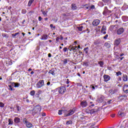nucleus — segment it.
<instances>
[{"instance_id": "3", "label": "nucleus", "mask_w": 128, "mask_h": 128, "mask_svg": "<svg viewBox=\"0 0 128 128\" xmlns=\"http://www.w3.org/2000/svg\"><path fill=\"white\" fill-rule=\"evenodd\" d=\"M24 122L26 125L27 128H32V123L28 121L26 119L24 120Z\"/></svg>"}, {"instance_id": "50", "label": "nucleus", "mask_w": 128, "mask_h": 128, "mask_svg": "<svg viewBox=\"0 0 128 128\" xmlns=\"http://www.w3.org/2000/svg\"><path fill=\"white\" fill-rule=\"evenodd\" d=\"M42 14H44V16H48V14H46V12H42Z\"/></svg>"}, {"instance_id": "40", "label": "nucleus", "mask_w": 128, "mask_h": 128, "mask_svg": "<svg viewBox=\"0 0 128 128\" xmlns=\"http://www.w3.org/2000/svg\"><path fill=\"white\" fill-rule=\"evenodd\" d=\"M116 74L118 76H122V72H120V71H118L116 72Z\"/></svg>"}, {"instance_id": "46", "label": "nucleus", "mask_w": 128, "mask_h": 128, "mask_svg": "<svg viewBox=\"0 0 128 128\" xmlns=\"http://www.w3.org/2000/svg\"><path fill=\"white\" fill-rule=\"evenodd\" d=\"M90 10H94V5H92L91 6H90Z\"/></svg>"}, {"instance_id": "61", "label": "nucleus", "mask_w": 128, "mask_h": 128, "mask_svg": "<svg viewBox=\"0 0 128 128\" xmlns=\"http://www.w3.org/2000/svg\"><path fill=\"white\" fill-rule=\"evenodd\" d=\"M108 14H112V11L110 10H108Z\"/></svg>"}, {"instance_id": "38", "label": "nucleus", "mask_w": 128, "mask_h": 128, "mask_svg": "<svg viewBox=\"0 0 128 128\" xmlns=\"http://www.w3.org/2000/svg\"><path fill=\"white\" fill-rule=\"evenodd\" d=\"M22 14H26V10L25 9H23L22 10Z\"/></svg>"}, {"instance_id": "29", "label": "nucleus", "mask_w": 128, "mask_h": 128, "mask_svg": "<svg viewBox=\"0 0 128 128\" xmlns=\"http://www.w3.org/2000/svg\"><path fill=\"white\" fill-rule=\"evenodd\" d=\"M84 52H85L86 54H88V47L85 48L84 49Z\"/></svg>"}, {"instance_id": "18", "label": "nucleus", "mask_w": 128, "mask_h": 128, "mask_svg": "<svg viewBox=\"0 0 128 128\" xmlns=\"http://www.w3.org/2000/svg\"><path fill=\"white\" fill-rule=\"evenodd\" d=\"M104 46H106L107 48H110V42H106Z\"/></svg>"}, {"instance_id": "44", "label": "nucleus", "mask_w": 128, "mask_h": 128, "mask_svg": "<svg viewBox=\"0 0 128 128\" xmlns=\"http://www.w3.org/2000/svg\"><path fill=\"white\" fill-rule=\"evenodd\" d=\"M68 58H65L64 61V64H68Z\"/></svg>"}, {"instance_id": "16", "label": "nucleus", "mask_w": 128, "mask_h": 128, "mask_svg": "<svg viewBox=\"0 0 128 128\" xmlns=\"http://www.w3.org/2000/svg\"><path fill=\"white\" fill-rule=\"evenodd\" d=\"M48 74H51L53 76H56V70H54V68H52L51 70H50Z\"/></svg>"}, {"instance_id": "35", "label": "nucleus", "mask_w": 128, "mask_h": 128, "mask_svg": "<svg viewBox=\"0 0 128 128\" xmlns=\"http://www.w3.org/2000/svg\"><path fill=\"white\" fill-rule=\"evenodd\" d=\"M20 86V83L15 82V86H14V88H18Z\"/></svg>"}, {"instance_id": "36", "label": "nucleus", "mask_w": 128, "mask_h": 128, "mask_svg": "<svg viewBox=\"0 0 128 128\" xmlns=\"http://www.w3.org/2000/svg\"><path fill=\"white\" fill-rule=\"evenodd\" d=\"M119 116H124V113L123 112H122L120 111L118 112Z\"/></svg>"}, {"instance_id": "1", "label": "nucleus", "mask_w": 128, "mask_h": 128, "mask_svg": "<svg viewBox=\"0 0 128 128\" xmlns=\"http://www.w3.org/2000/svg\"><path fill=\"white\" fill-rule=\"evenodd\" d=\"M44 80H40L36 84V88H42V86H44Z\"/></svg>"}, {"instance_id": "17", "label": "nucleus", "mask_w": 128, "mask_h": 128, "mask_svg": "<svg viewBox=\"0 0 128 128\" xmlns=\"http://www.w3.org/2000/svg\"><path fill=\"white\" fill-rule=\"evenodd\" d=\"M48 38V34H44L42 36V38H40V40H47Z\"/></svg>"}, {"instance_id": "10", "label": "nucleus", "mask_w": 128, "mask_h": 128, "mask_svg": "<svg viewBox=\"0 0 128 128\" xmlns=\"http://www.w3.org/2000/svg\"><path fill=\"white\" fill-rule=\"evenodd\" d=\"M104 82H108L110 80V76L108 75L104 74Z\"/></svg>"}, {"instance_id": "37", "label": "nucleus", "mask_w": 128, "mask_h": 128, "mask_svg": "<svg viewBox=\"0 0 128 128\" xmlns=\"http://www.w3.org/2000/svg\"><path fill=\"white\" fill-rule=\"evenodd\" d=\"M104 2H106V4H110V0H102Z\"/></svg>"}, {"instance_id": "64", "label": "nucleus", "mask_w": 128, "mask_h": 128, "mask_svg": "<svg viewBox=\"0 0 128 128\" xmlns=\"http://www.w3.org/2000/svg\"><path fill=\"white\" fill-rule=\"evenodd\" d=\"M34 74V71H32L31 72H30V74Z\"/></svg>"}, {"instance_id": "19", "label": "nucleus", "mask_w": 128, "mask_h": 128, "mask_svg": "<svg viewBox=\"0 0 128 128\" xmlns=\"http://www.w3.org/2000/svg\"><path fill=\"white\" fill-rule=\"evenodd\" d=\"M108 12V7L105 6L104 8V11L103 12V14H106Z\"/></svg>"}, {"instance_id": "27", "label": "nucleus", "mask_w": 128, "mask_h": 128, "mask_svg": "<svg viewBox=\"0 0 128 128\" xmlns=\"http://www.w3.org/2000/svg\"><path fill=\"white\" fill-rule=\"evenodd\" d=\"M98 64H100V66L101 68H102V66H104V62L100 61V62H98Z\"/></svg>"}, {"instance_id": "55", "label": "nucleus", "mask_w": 128, "mask_h": 128, "mask_svg": "<svg viewBox=\"0 0 128 128\" xmlns=\"http://www.w3.org/2000/svg\"><path fill=\"white\" fill-rule=\"evenodd\" d=\"M58 40H60V37H57L56 38V41L58 42Z\"/></svg>"}, {"instance_id": "31", "label": "nucleus", "mask_w": 128, "mask_h": 128, "mask_svg": "<svg viewBox=\"0 0 128 128\" xmlns=\"http://www.w3.org/2000/svg\"><path fill=\"white\" fill-rule=\"evenodd\" d=\"M122 20L124 22H128V17L126 16H124L122 17Z\"/></svg>"}, {"instance_id": "8", "label": "nucleus", "mask_w": 128, "mask_h": 128, "mask_svg": "<svg viewBox=\"0 0 128 128\" xmlns=\"http://www.w3.org/2000/svg\"><path fill=\"white\" fill-rule=\"evenodd\" d=\"M98 110L97 108H94L90 110H88V112L90 114H96V112H98Z\"/></svg>"}, {"instance_id": "57", "label": "nucleus", "mask_w": 128, "mask_h": 128, "mask_svg": "<svg viewBox=\"0 0 128 128\" xmlns=\"http://www.w3.org/2000/svg\"><path fill=\"white\" fill-rule=\"evenodd\" d=\"M50 82H48L46 83V85H47V86H50Z\"/></svg>"}, {"instance_id": "45", "label": "nucleus", "mask_w": 128, "mask_h": 128, "mask_svg": "<svg viewBox=\"0 0 128 128\" xmlns=\"http://www.w3.org/2000/svg\"><path fill=\"white\" fill-rule=\"evenodd\" d=\"M16 110H18V112H20V110H21V108L20 107V106H16Z\"/></svg>"}, {"instance_id": "13", "label": "nucleus", "mask_w": 128, "mask_h": 128, "mask_svg": "<svg viewBox=\"0 0 128 128\" xmlns=\"http://www.w3.org/2000/svg\"><path fill=\"white\" fill-rule=\"evenodd\" d=\"M123 90L126 94H128V85L124 86Z\"/></svg>"}, {"instance_id": "14", "label": "nucleus", "mask_w": 128, "mask_h": 128, "mask_svg": "<svg viewBox=\"0 0 128 128\" xmlns=\"http://www.w3.org/2000/svg\"><path fill=\"white\" fill-rule=\"evenodd\" d=\"M128 96L126 95H121L119 96L118 98L120 100H126V98Z\"/></svg>"}, {"instance_id": "59", "label": "nucleus", "mask_w": 128, "mask_h": 128, "mask_svg": "<svg viewBox=\"0 0 128 128\" xmlns=\"http://www.w3.org/2000/svg\"><path fill=\"white\" fill-rule=\"evenodd\" d=\"M60 40H64V37H62V36H60Z\"/></svg>"}, {"instance_id": "49", "label": "nucleus", "mask_w": 128, "mask_h": 128, "mask_svg": "<svg viewBox=\"0 0 128 128\" xmlns=\"http://www.w3.org/2000/svg\"><path fill=\"white\" fill-rule=\"evenodd\" d=\"M10 84L12 86H16V82H10Z\"/></svg>"}, {"instance_id": "48", "label": "nucleus", "mask_w": 128, "mask_h": 128, "mask_svg": "<svg viewBox=\"0 0 128 128\" xmlns=\"http://www.w3.org/2000/svg\"><path fill=\"white\" fill-rule=\"evenodd\" d=\"M108 38V34H106L104 37V40H106Z\"/></svg>"}, {"instance_id": "32", "label": "nucleus", "mask_w": 128, "mask_h": 128, "mask_svg": "<svg viewBox=\"0 0 128 128\" xmlns=\"http://www.w3.org/2000/svg\"><path fill=\"white\" fill-rule=\"evenodd\" d=\"M117 4H120L122 0H114Z\"/></svg>"}, {"instance_id": "9", "label": "nucleus", "mask_w": 128, "mask_h": 128, "mask_svg": "<svg viewBox=\"0 0 128 128\" xmlns=\"http://www.w3.org/2000/svg\"><path fill=\"white\" fill-rule=\"evenodd\" d=\"M106 26H103L101 30L102 34H106Z\"/></svg>"}, {"instance_id": "2", "label": "nucleus", "mask_w": 128, "mask_h": 128, "mask_svg": "<svg viewBox=\"0 0 128 128\" xmlns=\"http://www.w3.org/2000/svg\"><path fill=\"white\" fill-rule=\"evenodd\" d=\"M40 110H42V107L40 106H36L33 110L34 114H38V112H40Z\"/></svg>"}, {"instance_id": "62", "label": "nucleus", "mask_w": 128, "mask_h": 128, "mask_svg": "<svg viewBox=\"0 0 128 128\" xmlns=\"http://www.w3.org/2000/svg\"><path fill=\"white\" fill-rule=\"evenodd\" d=\"M50 26L51 27V28H52V27L54 26V24H50Z\"/></svg>"}, {"instance_id": "33", "label": "nucleus", "mask_w": 128, "mask_h": 128, "mask_svg": "<svg viewBox=\"0 0 128 128\" xmlns=\"http://www.w3.org/2000/svg\"><path fill=\"white\" fill-rule=\"evenodd\" d=\"M65 112L64 110H59L58 114H59L60 116H61V114H62V112Z\"/></svg>"}, {"instance_id": "12", "label": "nucleus", "mask_w": 128, "mask_h": 128, "mask_svg": "<svg viewBox=\"0 0 128 128\" xmlns=\"http://www.w3.org/2000/svg\"><path fill=\"white\" fill-rule=\"evenodd\" d=\"M80 104L82 108H86V106H88V102H86V100H84L81 102Z\"/></svg>"}, {"instance_id": "43", "label": "nucleus", "mask_w": 128, "mask_h": 128, "mask_svg": "<svg viewBox=\"0 0 128 128\" xmlns=\"http://www.w3.org/2000/svg\"><path fill=\"white\" fill-rule=\"evenodd\" d=\"M4 104L2 102H0V108H4Z\"/></svg>"}, {"instance_id": "56", "label": "nucleus", "mask_w": 128, "mask_h": 128, "mask_svg": "<svg viewBox=\"0 0 128 128\" xmlns=\"http://www.w3.org/2000/svg\"><path fill=\"white\" fill-rule=\"evenodd\" d=\"M48 58H52V54H50V53L48 54Z\"/></svg>"}, {"instance_id": "5", "label": "nucleus", "mask_w": 128, "mask_h": 128, "mask_svg": "<svg viewBox=\"0 0 128 128\" xmlns=\"http://www.w3.org/2000/svg\"><path fill=\"white\" fill-rule=\"evenodd\" d=\"M100 20L97 19V20H95L93 21L92 24V26H98L100 24Z\"/></svg>"}, {"instance_id": "26", "label": "nucleus", "mask_w": 128, "mask_h": 128, "mask_svg": "<svg viewBox=\"0 0 128 128\" xmlns=\"http://www.w3.org/2000/svg\"><path fill=\"white\" fill-rule=\"evenodd\" d=\"M123 80L124 82H126L128 80V76L126 75L123 76Z\"/></svg>"}, {"instance_id": "52", "label": "nucleus", "mask_w": 128, "mask_h": 128, "mask_svg": "<svg viewBox=\"0 0 128 128\" xmlns=\"http://www.w3.org/2000/svg\"><path fill=\"white\" fill-rule=\"evenodd\" d=\"M90 87L92 88V90H96V87L94 86H91Z\"/></svg>"}, {"instance_id": "4", "label": "nucleus", "mask_w": 128, "mask_h": 128, "mask_svg": "<svg viewBox=\"0 0 128 128\" xmlns=\"http://www.w3.org/2000/svg\"><path fill=\"white\" fill-rule=\"evenodd\" d=\"M66 88L64 86H61L59 88L58 92L61 94H64L66 92Z\"/></svg>"}, {"instance_id": "20", "label": "nucleus", "mask_w": 128, "mask_h": 128, "mask_svg": "<svg viewBox=\"0 0 128 128\" xmlns=\"http://www.w3.org/2000/svg\"><path fill=\"white\" fill-rule=\"evenodd\" d=\"M74 113V111L73 110H70L68 114H66V116H72L73 114Z\"/></svg>"}, {"instance_id": "42", "label": "nucleus", "mask_w": 128, "mask_h": 128, "mask_svg": "<svg viewBox=\"0 0 128 128\" xmlns=\"http://www.w3.org/2000/svg\"><path fill=\"white\" fill-rule=\"evenodd\" d=\"M20 34V32H16V33H15L14 34H12V36H13V38H14V36H18V34Z\"/></svg>"}, {"instance_id": "23", "label": "nucleus", "mask_w": 128, "mask_h": 128, "mask_svg": "<svg viewBox=\"0 0 128 128\" xmlns=\"http://www.w3.org/2000/svg\"><path fill=\"white\" fill-rule=\"evenodd\" d=\"M76 8H77V7H76V4H72V10H76Z\"/></svg>"}, {"instance_id": "63", "label": "nucleus", "mask_w": 128, "mask_h": 128, "mask_svg": "<svg viewBox=\"0 0 128 128\" xmlns=\"http://www.w3.org/2000/svg\"><path fill=\"white\" fill-rule=\"evenodd\" d=\"M78 48L74 50V52H78Z\"/></svg>"}, {"instance_id": "25", "label": "nucleus", "mask_w": 128, "mask_h": 128, "mask_svg": "<svg viewBox=\"0 0 128 128\" xmlns=\"http://www.w3.org/2000/svg\"><path fill=\"white\" fill-rule=\"evenodd\" d=\"M8 124H14V121L12 120V119H8Z\"/></svg>"}, {"instance_id": "41", "label": "nucleus", "mask_w": 128, "mask_h": 128, "mask_svg": "<svg viewBox=\"0 0 128 128\" xmlns=\"http://www.w3.org/2000/svg\"><path fill=\"white\" fill-rule=\"evenodd\" d=\"M72 124V122L70 120L67 121L66 122V124Z\"/></svg>"}, {"instance_id": "60", "label": "nucleus", "mask_w": 128, "mask_h": 128, "mask_svg": "<svg viewBox=\"0 0 128 128\" xmlns=\"http://www.w3.org/2000/svg\"><path fill=\"white\" fill-rule=\"evenodd\" d=\"M42 116H46V113H42Z\"/></svg>"}, {"instance_id": "39", "label": "nucleus", "mask_w": 128, "mask_h": 128, "mask_svg": "<svg viewBox=\"0 0 128 128\" xmlns=\"http://www.w3.org/2000/svg\"><path fill=\"white\" fill-rule=\"evenodd\" d=\"M30 94L31 96H34V94H36V92L34 90H33L30 92Z\"/></svg>"}, {"instance_id": "28", "label": "nucleus", "mask_w": 128, "mask_h": 128, "mask_svg": "<svg viewBox=\"0 0 128 128\" xmlns=\"http://www.w3.org/2000/svg\"><path fill=\"white\" fill-rule=\"evenodd\" d=\"M109 92H110V94L111 96H112V94H114L116 93V92L114 91V90H110L109 91Z\"/></svg>"}, {"instance_id": "51", "label": "nucleus", "mask_w": 128, "mask_h": 128, "mask_svg": "<svg viewBox=\"0 0 128 128\" xmlns=\"http://www.w3.org/2000/svg\"><path fill=\"white\" fill-rule=\"evenodd\" d=\"M63 50L64 52H66V50H68V48L66 47L64 48Z\"/></svg>"}, {"instance_id": "58", "label": "nucleus", "mask_w": 128, "mask_h": 128, "mask_svg": "<svg viewBox=\"0 0 128 128\" xmlns=\"http://www.w3.org/2000/svg\"><path fill=\"white\" fill-rule=\"evenodd\" d=\"M62 16H68V15L66 14H63Z\"/></svg>"}, {"instance_id": "30", "label": "nucleus", "mask_w": 128, "mask_h": 128, "mask_svg": "<svg viewBox=\"0 0 128 128\" xmlns=\"http://www.w3.org/2000/svg\"><path fill=\"white\" fill-rule=\"evenodd\" d=\"M83 8H84V10H90V6H88V4L84 5Z\"/></svg>"}, {"instance_id": "24", "label": "nucleus", "mask_w": 128, "mask_h": 128, "mask_svg": "<svg viewBox=\"0 0 128 128\" xmlns=\"http://www.w3.org/2000/svg\"><path fill=\"white\" fill-rule=\"evenodd\" d=\"M34 2V0H30L28 2V6H32V2Z\"/></svg>"}, {"instance_id": "15", "label": "nucleus", "mask_w": 128, "mask_h": 128, "mask_svg": "<svg viewBox=\"0 0 128 128\" xmlns=\"http://www.w3.org/2000/svg\"><path fill=\"white\" fill-rule=\"evenodd\" d=\"M14 122L15 124H19V122H20V118L16 117L14 118Z\"/></svg>"}, {"instance_id": "21", "label": "nucleus", "mask_w": 128, "mask_h": 128, "mask_svg": "<svg viewBox=\"0 0 128 128\" xmlns=\"http://www.w3.org/2000/svg\"><path fill=\"white\" fill-rule=\"evenodd\" d=\"M104 100V96H102L100 98H99V102H102Z\"/></svg>"}, {"instance_id": "11", "label": "nucleus", "mask_w": 128, "mask_h": 128, "mask_svg": "<svg viewBox=\"0 0 128 128\" xmlns=\"http://www.w3.org/2000/svg\"><path fill=\"white\" fill-rule=\"evenodd\" d=\"M120 38H118L116 39L114 42V46H119V44H120Z\"/></svg>"}, {"instance_id": "47", "label": "nucleus", "mask_w": 128, "mask_h": 128, "mask_svg": "<svg viewBox=\"0 0 128 128\" xmlns=\"http://www.w3.org/2000/svg\"><path fill=\"white\" fill-rule=\"evenodd\" d=\"M84 66H88V62H84Z\"/></svg>"}, {"instance_id": "7", "label": "nucleus", "mask_w": 128, "mask_h": 128, "mask_svg": "<svg viewBox=\"0 0 128 128\" xmlns=\"http://www.w3.org/2000/svg\"><path fill=\"white\" fill-rule=\"evenodd\" d=\"M104 42L102 40H98L95 41L94 44H95V46H100V44H102Z\"/></svg>"}, {"instance_id": "22", "label": "nucleus", "mask_w": 128, "mask_h": 128, "mask_svg": "<svg viewBox=\"0 0 128 128\" xmlns=\"http://www.w3.org/2000/svg\"><path fill=\"white\" fill-rule=\"evenodd\" d=\"M76 49L78 50V46H72L71 48V50H70V52H71L72 50H73V52H74V51L76 50Z\"/></svg>"}, {"instance_id": "34", "label": "nucleus", "mask_w": 128, "mask_h": 128, "mask_svg": "<svg viewBox=\"0 0 128 128\" xmlns=\"http://www.w3.org/2000/svg\"><path fill=\"white\" fill-rule=\"evenodd\" d=\"M77 28L78 30H80V32H82V28H84V26H78Z\"/></svg>"}, {"instance_id": "54", "label": "nucleus", "mask_w": 128, "mask_h": 128, "mask_svg": "<svg viewBox=\"0 0 128 128\" xmlns=\"http://www.w3.org/2000/svg\"><path fill=\"white\" fill-rule=\"evenodd\" d=\"M112 100H108V101L107 102L108 104H110V102H112Z\"/></svg>"}, {"instance_id": "53", "label": "nucleus", "mask_w": 128, "mask_h": 128, "mask_svg": "<svg viewBox=\"0 0 128 128\" xmlns=\"http://www.w3.org/2000/svg\"><path fill=\"white\" fill-rule=\"evenodd\" d=\"M42 20V18L41 16L38 17V20L39 22H41Z\"/></svg>"}, {"instance_id": "6", "label": "nucleus", "mask_w": 128, "mask_h": 128, "mask_svg": "<svg viewBox=\"0 0 128 128\" xmlns=\"http://www.w3.org/2000/svg\"><path fill=\"white\" fill-rule=\"evenodd\" d=\"M124 32V28H120L119 29L117 30V34L119 36L122 34Z\"/></svg>"}]
</instances>
